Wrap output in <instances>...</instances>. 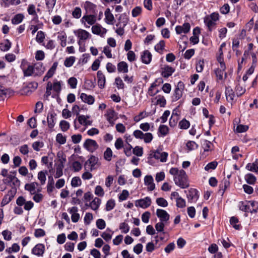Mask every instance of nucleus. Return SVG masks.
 <instances>
[{
	"instance_id": "nucleus-1",
	"label": "nucleus",
	"mask_w": 258,
	"mask_h": 258,
	"mask_svg": "<svg viewBox=\"0 0 258 258\" xmlns=\"http://www.w3.org/2000/svg\"><path fill=\"white\" fill-rule=\"evenodd\" d=\"M169 173L173 176V180L176 185L181 188H185L189 186L187 176L184 170L172 167L170 169Z\"/></svg>"
},
{
	"instance_id": "nucleus-2",
	"label": "nucleus",
	"mask_w": 258,
	"mask_h": 258,
	"mask_svg": "<svg viewBox=\"0 0 258 258\" xmlns=\"http://www.w3.org/2000/svg\"><path fill=\"white\" fill-rule=\"evenodd\" d=\"M219 20V15L218 13L214 12L209 15H207L204 18V22L210 31L215 28L217 22Z\"/></svg>"
},
{
	"instance_id": "nucleus-3",
	"label": "nucleus",
	"mask_w": 258,
	"mask_h": 258,
	"mask_svg": "<svg viewBox=\"0 0 258 258\" xmlns=\"http://www.w3.org/2000/svg\"><path fill=\"white\" fill-rule=\"evenodd\" d=\"M128 22V19L126 15L121 14L118 19V22L116 24L117 28L115 30V32L120 36H122L124 33V27L127 25Z\"/></svg>"
},
{
	"instance_id": "nucleus-4",
	"label": "nucleus",
	"mask_w": 258,
	"mask_h": 258,
	"mask_svg": "<svg viewBox=\"0 0 258 258\" xmlns=\"http://www.w3.org/2000/svg\"><path fill=\"white\" fill-rule=\"evenodd\" d=\"M74 33L78 39V44L79 46L83 45V43L91 36V34L88 32L82 29L75 30Z\"/></svg>"
},
{
	"instance_id": "nucleus-5",
	"label": "nucleus",
	"mask_w": 258,
	"mask_h": 258,
	"mask_svg": "<svg viewBox=\"0 0 258 258\" xmlns=\"http://www.w3.org/2000/svg\"><path fill=\"white\" fill-rule=\"evenodd\" d=\"M133 136L138 139H143L145 143H150L152 142L153 136L151 133H144L140 130H137L133 132Z\"/></svg>"
},
{
	"instance_id": "nucleus-6",
	"label": "nucleus",
	"mask_w": 258,
	"mask_h": 258,
	"mask_svg": "<svg viewBox=\"0 0 258 258\" xmlns=\"http://www.w3.org/2000/svg\"><path fill=\"white\" fill-rule=\"evenodd\" d=\"M184 89V85L181 81L179 82L175 87L172 96V101L175 102L181 98Z\"/></svg>"
},
{
	"instance_id": "nucleus-7",
	"label": "nucleus",
	"mask_w": 258,
	"mask_h": 258,
	"mask_svg": "<svg viewBox=\"0 0 258 258\" xmlns=\"http://www.w3.org/2000/svg\"><path fill=\"white\" fill-rule=\"evenodd\" d=\"M20 67L22 70L24 77L34 76L33 66L27 61L22 60Z\"/></svg>"
},
{
	"instance_id": "nucleus-8",
	"label": "nucleus",
	"mask_w": 258,
	"mask_h": 258,
	"mask_svg": "<svg viewBox=\"0 0 258 258\" xmlns=\"http://www.w3.org/2000/svg\"><path fill=\"white\" fill-rule=\"evenodd\" d=\"M168 156V154L167 152H162L159 150L152 151L150 154L151 158H154L161 162H166Z\"/></svg>"
},
{
	"instance_id": "nucleus-9",
	"label": "nucleus",
	"mask_w": 258,
	"mask_h": 258,
	"mask_svg": "<svg viewBox=\"0 0 258 258\" xmlns=\"http://www.w3.org/2000/svg\"><path fill=\"white\" fill-rule=\"evenodd\" d=\"M96 21V17L94 15L86 14L81 19V22L85 28H90V26L94 25Z\"/></svg>"
},
{
	"instance_id": "nucleus-10",
	"label": "nucleus",
	"mask_w": 258,
	"mask_h": 258,
	"mask_svg": "<svg viewBox=\"0 0 258 258\" xmlns=\"http://www.w3.org/2000/svg\"><path fill=\"white\" fill-rule=\"evenodd\" d=\"M83 147L88 152L93 153L98 148L99 146L96 141L87 139L83 144Z\"/></svg>"
},
{
	"instance_id": "nucleus-11",
	"label": "nucleus",
	"mask_w": 258,
	"mask_h": 258,
	"mask_svg": "<svg viewBox=\"0 0 258 258\" xmlns=\"http://www.w3.org/2000/svg\"><path fill=\"white\" fill-rule=\"evenodd\" d=\"M186 196L189 203H196L199 198V191L195 188H190Z\"/></svg>"
},
{
	"instance_id": "nucleus-12",
	"label": "nucleus",
	"mask_w": 258,
	"mask_h": 258,
	"mask_svg": "<svg viewBox=\"0 0 258 258\" xmlns=\"http://www.w3.org/2000/svg\"><path fill=\"white\" fill-rule=\"evenodd\" d=\"M151 199L149 197L136 201L135 206L137 207H140L143 209H146L151 204Z\"/></svg>"
},
{
	"instance_id": "nucleus-13",
	"label": "nucleus",
	"mask_w": 258,
	"mask_h": 258,
	"mask_svg": "<svg viewBox=\"0 0 258 258\" xmlns=\"http://www.w3.org/2000/svg\"><path fill=\"white\" fill-rule=\"evenodd\" d=\"M98 157L91 155L86 162L85 164L89 165L90 171H93L99 167L100 164L98 163Z\"/></svg>"
},
{
	"instance_id": "nucleus-14",
	"label": "nucleus",
	"mask_w": 258,
	"mask_h": 258,
	"mask_svg": "<svg viewBox=\"0 0 258 258\" xmlns=\"http://www.w3.org/2000/svg\"><path fill=\"white\" fill-rule=\"evenodd\" d=\"M190 25L189 23H184L182 25H178L175 27V31L177 34L180 35L182 33L186 34L189 32Z\"/></svg>"
},
{
	"instance_id": "nucleus-15",
	"label": "nucleus",
	"mask_w": 258,
	"mask_h": 258,
	"mask_svg": "<svg viewBox=\"0 0 258 258\" xmlns=\"http://www.w3.org/2000/svg\"><path fill=\"white\" fill-rule=\"evenodd\" d=\"M156 215L160 221L165 223H167L170 218V215L165 210L161 209H157Z\"/></svg>"
},
{
	"instance_id": "nucleus-16",
	"label": "nucleus",
	"mask_w": 258,
	"mask_h": 258,
	"mask_svg": "<svg viewBox=\"0 0 258 258\" xmlns=\"http://www.w3.org/2000/svg\"><path fill=\"white\" fill-rule=\"evenodd\" d=\"M174 72L175 69L167 65L164 66L161 69V75L165 78H168L171 76Z\"/></svg>"
},
{
	"instance_id": "nucleus-17",
	"label": "nucleus",
	"mask_w": 258,
	"mask_h": 258,
	"mask_svg": "<svg viewBox=\"0 0 258 258\" xmlns=\"http://www.w3.org/2000/svg\"><path fill=\"white\" fill-rule=\"evenodd\" d=\"M16 192V189L15 188H13L12 189L9 191L8 194L4 197L2 201V206L3 207L8 204L13 199L15 195Z\"/></svg>"
},
{
	"instance_id": "nucleus-18",
	"label": "nucleus",
	"mask_w": 258,
	"mask_h": 258,
	"mask_svg": "<svg viewBox=\"0 0 258 258\" xmlns=\"http://www.w3.org/2000/svg\"><path fill=\"white\" fill-rule=\"evenodd\" d=\"M45 250V246L41 243L36 244L32 249V253L38 256L43 255Z\"/></svg>"
},
{
	"instance_id": "nucleus-19",
	"label": "nucleus",
	"mask_w": 258,
	"mask_h": 258,
	"mask_svg": "<svg viewBox=\"0 0 258 258\" xmlns=\"http://www.w3.org/2000/svg\"><path fill=\"white\" fill-rule=\"evenodd\" d=\"M92 32L96 35L103 36L107 32L106 29L103 28L99 24L93 25L92 27Z\"/></svg>"
},
{
	"instance_id": "nucleus-20",
	"label": "nucleus",
	"mask_w": 258,
	"mask_h": 258,
	"mask_svg": "<svg viewBox=\"0 0 258 258\" xmlns=\"http://www.w3.org/2000/svg\"><path fill=\"white\" fill-rule=\"evenodd\" d=\"M97 83L98 87L104 88L105 86L106 77L101 71H98L97 73Z\"/></svg>"
},
{
	"instance_id": "nucleus-21",
	"label": "nucleus",
	"mask_w": 258,
	"mask_h": 258,
	"mask_svg": "<svg viewBox=\"0 0 258 258\" xmlns=\"http://www.w3.org/2000/svg\"><path fill=\"white\" fill-rule=\"evenodd\" d=\"M71 214L72 221L74 223L77 222L80 219V214L78 213V209L77 207H73L68 210Z\"/></svg>"
},
{
	"instance_id": "nucleus-22",
	"label": "nucleus",
	"mask_w": 258,
	"mask_h": 258,
	"mask_svg": "<svg viewBox=\"0 0 258 258\" xmlns=\"http://www.w3.org/2000/svg\"><path fill=\"white\" fill-rule=\"evenodd\" d=\"M144 183L148 186L147 188L149 191H152L155 188L153 178L151 175H146L144 177Z\"/></svg>"
},
{
	"instance_id": "nucleus-23",
	"label": "nucleus",
	"mask_w": 258,
	"mask_h": 258,
	"mask_svg": "<svg viewBox=\"0 0 258 258\" xmlns=\"http://www.w3.org/2000/svg\"><path fill=\"white\" fill-rule=\"evenodd\" d=\"M83 8L86 11V14H90L95 12L96 6L93 3L89 1H86L84 4Z\"/></svg>"
},
{
	"instance_id": "nucleus-24",
	"label": "nucleus",
	"mask_w": 258,
	"mask_h": 258,
	"mask_svg": "<svg viewBox=\"0 0 258 258\" xmlns=\"http://www.w3.org/2000/svg\"><path fill=\"white\" fill-rule=\"evenodd\" d=\"M80 98L83 102L89 105H92L95 102V98L93 96L87 95L84 93H82L80 94Z\"/></svg>"
},
{
	"instance_id": "nucleus-25",
	"label": "nucleus",
	"mask_w": 258,
	"mask_h": 258,
	"mask_svg": "<svg viewBox=\"0 0 258 258\" xmlns=\"http://www.w3.org/2000/svg\"><path fill=\"white\" fill-rule=\"evenodd\" d=\"M34 77L41 75L44 72L42 63H36L33 65Z\"/></svg>"
},
{
	"instance_id": "nucleus-26",
	"label": "nucleus",
	"mask_w": 258,
	"mask_h": 258,
	"mask_svg": "<svg viewBox=\"0 0 258 258\" xmlns=\"http://www.w3.org/2000/svg\"><path fill=\"white\" fill-rule=\"evenodd\" d=\"M89 116L80 115L78 116V120L79 123L84 126H88L92 125V121L88 120Z\"/></svg>"
},
{
	"instance_id": "nucleus-27",
	"label": "nucleus",
	"mask_w": 258,
	"mask_h": 258,
	"mask_svg": "<svg viewBox=\"0 0 258 258\" xmlns=\"http://www.w3.org/2000/svg\"><path fill=\"white\" fill-rule=\"evenodd\" d=\"M56 114L53 111L49 112L47 115V120L49 128H52L55 124V118Z\"/></svg>"
},
{
	"instance_id": "nucleus-28",
	"label": "nucleus",
	"mask_w": 258,
	"mask_h": 258,
	"mask_svg": "<svg viewBox=\"0 0 258 258\" xmlns=\"http://www.w3.org/2000/svg\"><path fill=\"white\" fill-rule=\"evenodd\" d=\"M152 54L149 50H145L141 55L142 61L145 64H149L152 60Z\"/></svg>"
},
{
	"instance_id": "nucleus-29",
	"label": "nucleus",
	"mask_w": 258,
	"mask_h": 258,
	"mask_svg": "<svg viewBox=\"0 0 258 258\" xmlns=\"http://www.w3.org/2000/svg\"><path fill=\"white\" fill-rule=\"evenodd\" d=\"M57 38L60 41V46L64 47L67 45V35L66 33L63 31L58 32Z\"/></svg>"
},
{
	"instance_id": "nucleus-30",
	"label": "nucleus",
	"mask_w": 258,
	"mask_h": 258,
	"mask_svg": "<svg viewBox=\"0 0 258 258\" xmlns=\"http://www.w3.org/2000/svg\"><path fill=\"white\" fill-rule=\"evenodd\" d=\"M225 96L228 102L232 103L235 97L234 93L230 87H226Z\"/></svg>"
},
{
	"instance_id": "nucleus-31",
	"label": "nucleus",
	"mask_w": 258,
	"mask_h": 258,
	"mask_svg": "<svg viewBox=\"0 0 258 258\" xmlns=\"http://www.w3.org/2000/svg\"><path fill=\"white\" fill-rule=\"evenodd\" d=\"M38 186V183L36 182H33L30 183H27L25 185V189L30 192L31 195H34L36 192V187Z\"/></svg>"
},
{
	"instance_id": "nucleus-32",
	"label": "nucleus",
	"mask_w": 258,
	"mask_h": 258,
	"mask_svg": "<svg viewBox=\"0 0 258 258\" xmlns=\"http://www.w3.org/2000/svg\"><path fill=\"white\" fill-rule=\"evenodd\" d=\"M105 15V20L108 24H113L114 20L113 14L111 13L109 9H107L104 13Z\"/></svg>"
},
{
	"instance_id": "nucleus-33",
	"label": "nucleus",
	"mask_w": 258,
	"mask_h": 258,
	"mask_svg": "<svg viewBox=\"0 0 258 258\" xmlns=\"http://www.w3.org/2000/svg\"><path fill=\"white\" fill-rule=\"evenodd\" d=\"M61 81H58L56 79L54 80L53 83H51L52 90L57 94L59 93L61 90Z\"/></svg>"
},
{
	"instance_id": "nucleus-34",
	"label": "nucleus",
	"mask_w": 258,
	"mask_h": 258,
	"mask_svg": "<svg viewBox=\"0 0 258 258\" xmlns=\"http://www.w3.org/2000/svg\"><path fill=\"white\" fill-rule=\"evenodd\" d=\"M117 67V71L119 73H127L128 71V64L124 61L118 62Z\"/></svg>"
},
{
	"instance_id": "nucleus-35",
	"label": "nucleus",
	"mask_w": 258,
	"mask_h": 258,
	"mask_svg": "<svg viewBox=\"0 0 258 258\" xmlns=\"http://www.w3.org/2000/svg\"><path fill=\"white\" fill-rule=\"evenodd\" d=\"M156 100L155 105H159L161 107H164L166 105V100L164 96L158 95L155 98Z\"/></svg>"
},
{
	"instance_id": "nucleus-36",
	"label": "nucleus",
	"mask_w": 258,
	"mask_h": 258,
	"mask_svg": "<svg viewBox=\"0 0 258 258\" xmlns=\"http://www.w3.org/2000/svg\"><path fill=\"white\" fill-rule=\"evenodd\" d=\"M101 202V201L99 198L96 197L90 203L89 206L92 210L96 211L98 209Z\"/></svg>"
},
{
	"instance_id": "nucleus-37",
	"label": "nucleus",
	"mask_w": 258,
	"mask_h": 258,
	"mask_svg": "<svg viewBox=\"0 0 258 258\" xmlns=\"http://www.w3.org/2000/svg\"><path fill=\"white\" fill-rule=\"evenodd\" d=\"M113 233V231L107 228L101 236L106 241H109L111 239Z\"/></svg>"
},
{
	"instance_id": "nucleus-38",
	"label": "nucleus",
	"mask_w": 258,
	"mask_h": 258,
	"mask_svg": "<svg viewBox=\"0 0 258 258\" xmlns=\"http://www.w3.org/2000/svg\"><path fill=\"white\" fill-rule=\"evenodd\" d=\"M238 208L240 210L245 213H248L250 211L247 201L240 202L238 204Z\"/></svg>"
},
{
	"instance_id": "nucleus-39",
	"label": "nucleus",
	"mask_w": 258,
	"mask_h": 258,
	"mask_svg": "<svg viewBox=\"0 0 258 258\" xmlns=\"http://www.w3.org/2000/svg\"><path fill=\"white\" fill-rule=\"evenodd\" d=\"M12 43L8 39H5L0 43V49L2 51H7L11 47Z\"/></svg>"
},
{
	"instance_id": "nucleus-40",
	"label": "nucleus",
	"mask_w": 258,
	"mask_h": 258,
	"mask_svg": "<svg viewBox=\"0 0 258 258\" xmlns=\"http://www.w3.org/2000/svg\"><path fill=\"white\" fill-rule=\"evenodd\" d=\"M2 5L5 7L8 8L11 5H18L20 4V0H2Z\"/></svg>"
},
{
	"instance_id": "nucleus-41",
	"label": "nucleus",
	"mask_w": 258,
	"mask_h": 258,
	"mask_svg": "<svg viewBox=\"0 0 258 258\" xmlns=\"http://www.w3.org/2000/svg\"><path fill=\"white\" fill-rule=\"evenodd\" d=\"M47 171H40L38 173V179L40 182L41 185H44L45 183L46 180V174Z\"/></svg>"
},
{
	"instance_id": "nucleus-42",
	"label": "nucleus",
	"mask_w": 258,
	"mask_h": 258,
	"mask_svg": "<svg viewBox=\"0 0 258 258\" xmlns=\"http://www.w3.org/2000/svg\"><path fill=\"white\" fill-rule=\"evenodd\" d=\"M113 156V152L111 149L107 147L103 154V157L104 159L107 161H110L112 159Z\"/></svg>"
},
{
	"instance_id": "nucleus-43",
	"label": "nucleus",
	"mask_w": 258,
	"mask_h": 258,
	"mask_svg": "<svg viewBox=\"0 0 258 258\" xmlns=\"http://www.w3.org/2000/svg\"><path fill=\"white\" fill-rule=\"evenodd\" d=\"M230 224L236 230H239L241 228V225L239 224L238 219L235 217H232L230 219Z\"/></svg>"
},
{
	"instance_id": "nucleus-44",
	"label": "nucleus",
	"mask_w": 258,
	"mask_h": 258,
	"mask_svg": "<svg viewBox=\"0 0 258 258\" xmlns=\"http://www.w3.org/2000/svg\"><path fill=\"white\" fill-rule=\"evenodd\" d=\"M72 15L75 19H78L81 17L82 10L79 7H75L72 11Z\"/></svg>"
},
{
	"instance_id": "nucleus-45",
	"label": "nucleus",
	"mask_w": 258,
	"mask_h": 258,
	"mask_svg": "<svg viewBox=\"0 0 258 258\" xmlns=\"http://www.w3.org/2000/svg\"><path fill=\"white\" fill-rule=\"evenodd\" d=\"M246 182L249 184H254L256 181V177L251 173H248L244 176Z\"/></svg>"
},
{
	"instance_id": "nucleus-46",
	"label": "nucleus",
	"mask_w": 258,
	"mask_h": 258,
	"mask_svg": "<svg viewBox=\"0 0 258 258\" xmlns=\"http://www.w3.org/2000/svg\"><path fill=\"white\" fill-rule=\"evenodd\" d=\"M54 180L51 176H48V181L47 185V190L48 192L50 193L53 191L54 189Z\"/></svg>"
},
{
	"instance_id": "nucleus-47",
	"label": "nucleus",
	"mask_w": 258,
	"mask_h": 258,
	"mask_svg": "<svg viewBox=\"0 0 258 258\" xmlns=\"http://www.w3.org/2000/svg\"><path fill=\"white\" fill-rule=\"evenodd\" d=\"M38 86V84L36 82H33L30 83L28 86L25 88H24L23 90L26 93V95H29V94H31L32 91H30L29 90V88H33V90H35Z\"/></svg>"
},
{
	"instance_id": "nucleus-48",
	"label": "nucleus",
	"mask_w": 258,
	"mask_h": 258,
	"mask_svg": "<svg viewBox=\"0 0 258 258\" xmlns=\"http://www.w3.org/2000/svg\"><path fill=\"white\" fill-rule=\"evenodd\" d=\"M75 60L76 58L73 56L67 57L64 61V66L67 68L72 67L74 63Z\"/></svg>"
},
{
	"instance_id": "nucleus-49",
	"label": "nucleus",
	"mask_w": 258,
	"mask_h": 258,
	"mask_svg": "<svg viewBox=\"0 0 258 258\" xmlns=\"http://www.w3.org/2000/svg\"><path fill=\"white\" fill-rule=\"evenodd\" d=\"M24 16L23 14H19L16 15L12 19V23L15 25L20 24L23 20Z\"/></svg>"
},
{
	"instance_id": "nucleus-50",
	"label": "nucleus",
	"mask_w": 258,
	"mask_h": 258,
	"mask_svg": "<svg viewBox=\"0 0 258 258\" xmlns=\"http://www.w3.org/2000/svg\"><path fill=\"white\" fill-rule=\"evenodd\" d=\"M115 112L113 110H108L106 113V119L111 124H114V117Z\"/></svg>"
},
{
	"instance_id": "nucleus-51",
	"label": "nucleus",
	"mask_w": 258,
	"mask_h": 258,
	"mask_svg": "<svg viewBox=\"0 0 258 258\" xmlns=\"http://www.w3.org/2000/svg\"><path fill=\"white\" fill-rule=\"evenodd\" d=\"M114 84L118 90L123 89L124 88V84L119 77L115 78Z\"/></svg>"
},
{
	"instance_id": "nucleus-52",
	"label": "nucleus",
	"mask_w": 258,
	"mask_h": 258,
	"mask_svg": "<svg viewBox=\"0 0 258 258\" xmlns=\"http://www.w3.org/2000/svg\"><path fill=\"white\" fill-rule=\"evenodd\" d=\"M218 165V162L214 161L209 163L204 168L206 171H210V170H214L216 168Z\"/></svg>"
},
{
	"instance_id": "nucleus-53",
	"label": "nucleus",
	"mask_w": 258,
	"mask_h": 258,
	"mask_svg": "<svg viewBox=\"0 0 258 258\" xmlns=\"http://www.w3.org/2000/svg\"><path fill=\"white\" fill-rule=\"evenodd\" d=\"M165 47V42L163 40H161L159 41L158 43H157L155 46H154L155 50L160 53H162V51L164 49Z\"/></svg>"
},
{
	"instance_id": "nucleus-54",
	"label": "nucleus",
	"mask_w": 258,
	"mask_h": 258,
	"mask_svg": "<svg viewBox=\"0 0 258 258\" xmlns=\"http://www.w3.org/2000/svg\"><path fill=\"white\" fill-rule=\"evenodd\" d=\"M245 168L249 171L258 173V166L255 163H248Z\"/></svg>"
},
{
	"instance_id": "nucleus-55",
	"label": "nucleus",
	"mask_w": 258,
	"mask_h": 258,
	"mask_svg": "<svg viewBox=\"0 0 258 258\" xmlns=\"http://www.w3.org/2000/svg\"><path fill=\"white\" fill-rule=\"evenodd\" d=\"M245 88L242 87L240 84L236 85L235 88V93L238 97H239L245 92Z\"/></svg>"
},
{
	"instance_id": "nucleus-56",
	"label": "nucleus",
	"mask_w": 258,
	"mask_h": 258,
	"mask_svg": "<svg viewBox=\"0 0 258 258\" xmlns=\"http://www.w3.org/2000/svg\"><path fill=\"white\" fill-rule=\"evenodd\" d=\"M27 11L29 15L33 16L34 17H38L37 14L36 12V8L34 5H29L27 9Z\"/></svg>"
},
{
	"instance_id": "nucleus-57",
	"label": "nucleus",
	"mask_w": 258,
	"mask_h": 258,
	"mask_svg": "<svg viewBox=\"0 0 258 258\" xmlns=\"http://www.w3.org/2000/svg\"><path fill=\"white\" fill-rule=\"evenodd\" d=\"M59 126L62 132H66L69 129L70 124L67 121L63 120L60 121Z\"/></svg>"
},
{
	"instance_id": "nucleus-58",
	"label": "nucleus",
	"mask_w": 258,
	"mask_h": 258,
	"mask_svg": "<svg viewBox=\"0 0 258 258\" xmlns=\"http://www.w3.org/2000/svg\"><path fill=\"white\" fill-rule=\"evenodd\" d=\"M178 125L180 129L186 130L189 127L190 122L185 119H183L179 122Z\"/></svg>"
},
{
	"instance_id": "nucleus-59",
	"label": "nucleus",
	"mask_w": 258,
	"mask_h": 258,
	"mask_svg": "<svg viewBox=\"0 0 258 258\" xmlns=\"http://www.w3.org/2000/svg\"><path fill=\"white\" fill-rule=\"evenodd\" d=\"M66 137L62 134L59 133L56 135V141L60 145H63L66 143Z\"/></svg>"
},
{
	"instance_id": "nucleus-60",
	"label": "nucleus",
	"mask_w": 258,
	"mask_h": 258,
	"mask_svg": "<svg viewBox=\"0 0 258 258\" xmlns=\"http://www.w3.org/2000/svg\"><path fill=\"white\" fill-rule=\"evenodd\" d=\"M64 167V165H58L56 168V171L54 174V177L55 178H58L61 176L63 174V168Z\"/></svg>"
},
{
	"instance_id": "nucleus-61",
	"label": "nucleus",
	"mask_w": 258,
	"mask_h": 258,
	"mask_svg": "<svg viewBox=\"0 0 258 258\" xmlns=\"http://www.w3.org/2000/svg\"><path fill=\"white\" fill-rule=\"evenodd\" d=\"M156 202L157 204L162 207H166L168 205L167 201L163 198H158L156 199Z\"/></svg>"
},
{
	"instance_id": "nucleus-62",
	"label": "nucleus",
	"mask_w": 258,
	"mask_h": 258,
	"mask_svg": "<svg viewBox=\"0 0 258 258\" xmlns=\"http://www.w3.org/2000/svg\"><path fill=\"white\" fill-rule=\"evenodd\" d=\"M68 83L72 89H76L78 83L77 79L74 77H71L68 80Z\"/></svg>"
},
{
	"instance_id": "nucleus-63",
	"label": "nucleus",
	"mask_w": 258,
	"mask_h": 258,
	"mask_svg": "<svg viewBox=\"0 0 258 258\" xmlns=\"http://www.w3.org/2000/svg\"><path fill=\"white\" fill-rule=\"evenodd\" d=\"M45 39L44 33L42 31H39L36 35V41L39 43H42Z\"/></svg>"
},
{
	"instance_id": "nucleus-64",
	"label": "nucleus",
	"mask_w": 258,
	"mask_h": 258,
	"mask_svg": "<svg viewBox=\"0 0 258 258\" xmlns=\"http://www.w3.org/2000/svg\"><path fill=\"white\" fill-rule=\"evenodd\" d=\"M130 227L128 224L125 222L121 223L119 225V229L121 231L122 233H127L130 231Z\"/></svg>"
}]
</instances>
